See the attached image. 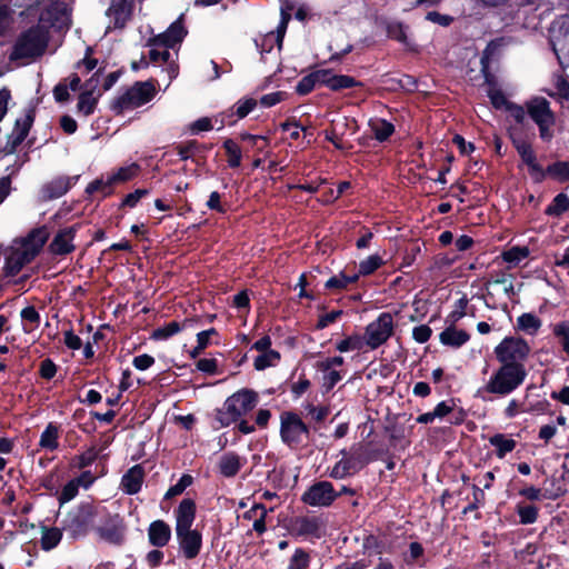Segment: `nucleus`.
<instances>
[{
  "mask_svg": "<svg viewBox=\"0 0 569 569\" xmlns=\"http://www.w3.org/2000/svg\"><path fill=\"white\" fill-rule=\"evenodd\" d=\"M70 17L64 6L54 3L41 12L39 23L22 33L16 42L13 56L16 58H33L41 56L48 44V30L50 27L58 30L68 28Z\"/></svg>",
  "mask_w": 569,
  "mask_h": 569,
  "instance_id": "nucleus-1",
  "label": "nucleus"
},
{
  "mask_svg": "<svg viewBox=\"0 0 569 569\" xmlns=\"http://www.w3.org/2000/svg\"><path fill=\"white\" fill-rule=\"evenodd\" d=\"M49 238L46 227L33 229L26 238L14 240L8 248L4 261L7 276H16L40 252Z\"/></svg>",
  "mask_w": 569,
  "mask_h": 569,
  "instance_id": "nucleus-2",
  "label": "nucleus"
},
{
  "mask_svg": "<svg viewBox=\"0 0 569 569\" xmlns=\"http://www.w3.org/2000/svg\"><path fill=\"white\" fill-rule=\"evenodd\" d=\"M187 31L181 22V19L172 22L170 27L161 34L151 38L148 41L149 49V61L153 63H168L167 72L169 80L176 78L178 70L177 67L170 62L172 57L170 49H173L178 43L182 41Z\"/></svg>",
  "mask_w": 569,
  "mask_h": 569,
  "instance_id": "nucleus-3",
  "label": "nucleus"
},
{
  "mask_svg": "<svg viewBox=\"0 0 569 569\" xmlns=\"http://www.w3.org/2000/svg\"><path fill=\"white\" fill-rule=\"evenodd\" d=\"M527 370L525 366L501 365L491 373L478 393L487 392L506 397L517 390L525 381Z\"/></svg>",
  "mask_w": 569,
  "mask_h": 569,
  "instance_id": "nucleus-4",
  "label": "nucleus"
},
{
  "mask_svg": "<svg viewBox=\"0 0 569 569\" xmlns=\"http://www.w3.org/2000/svg\"><path fill=\"white\" fill-rule=\"evenodd\" d=\"M259 401L258 393L248 388L238 390L229 396L222 408L217 413V419L222 427H228L250 412Z\"/></svg>",
  "mask_w": 569,
  "mask_h": 569,
  "instance_id": "nucleus-5",
  "label": "nucleus"
},
{
  "mask_svg": "<svg viewBox=\"0 0 569 569\" xmlns=\"http://www.w3.org/2000/svg\"><path fill=\"white\" fill-rule=\"evenodd\" d=\"M156 94L157 88L152 81H138L119 92L111 108L116 113L121 114L147 104Z\"/></svg>",
  "mask_w": 569,
  "mask_h": 569,
  "instance_id": "nucleus-6",
  "label": "nucleus"
},
{
  "mask_svg": "<svg viewBox=\"0 0 569 569\" xmlns=\"http://www.w3.org/2000/svg\"><path fill=\"white\" fill-rule=\"evenodd\" d=\"M526 110L538 127L540 139L551 141L555 137L556 114L550 108V102L542 97H533L526 102Z\"/></svg>",
  "mask_w": 569,
  "mask_h": 569,
  "instance_id": "nucleus-7",
  "label": "nucleus"
},
{
  "mask_svg": "<svg viewBox=\"0 0 569 569\" xmlns=\"http://www.w3.org/2000/svg\"><path fill=\"white\" fill-rule=\"evenodd\" d=\"M493 352L501 365L525 366L523 362L530 353V347L520 337H506L495 347Z\"/></svg>",
  "mask_w": 569,
  "mask_h": 569,
  "instance_id": "nucleus-8",
  "label": "nucleus"
},
{
  "mask_svg": "<svg viewBox=\"0 0 569 569\" xmlns=\"http://www.w3.org/2000/svg\"><path fill=\"white\" fill-rule=\"evenodd\" d=\"M395 326L393 315L381 312L373 321L366 326L363 336L367 348L376 350L385 345L393 336Z\"/></svg>",
  "mask_w": 569,
  "mask_h": 569,
  "instance_id": "nucleus-9",
  "label": "nucleus"
},
{
  "mask_svg": "<svg viewBox=\"0 0 569 569\" xmlns=\"http://www.w3.org/2000/svg\"><path fill=\"white\" fill-rule=\"evenodd\" d=\"M549 40L559 63L569 64V16L558 17L550 26Z\"/></svg>",
  "mask_w": 569,
  "mask_h": 569,
  "instance_id": "nucleus-10",
  "label": "nucleus"
},
{
  "mask_svg": "<svg viewBox=\"0 0 569 569\" xmlns=\"http://www.w3.org/2000/svg\"><path fill=\"white\" fill-rule=\"evenodd\" d=\"M308 428L301 418L293 412H283L280 417V436L289 447H297L308 438Z\"/></svg>",
  "mask_w": 569,
  "mask_h": 569,
  "instance_id": "nucleus-11",
  "label": "nucleus"
},
{
  "mask_svg": "<svg viewBox=\"0 0 569 569\" xmlns=\"http://www.w3.org/2000/svg\"><path fill=\"white\" fill-rule=\"evenodd\" d=\"M339 496L331 482L318 481L303 492L301 500L311 507H329Z\"/></svg>",
  "mask_w": 569,
  "mask_h": 569,
  "instance_id": "nucleus-12",
  "label": "nucleus"
},
{
  "mask_svg": "<svg viewBox=\"0 0 569 569\" xmlns=\"http://www.w3.org/2000/svg\"><path fill=\"white\" fill-rule=\"evenodd\" d=\"M289 19H290V16L286 14L282 11L281 21L277 28V31L268 32V33L260 36L259 38L256 39V46L260 50V53L262 57L264 53H271L276 46L278 47V49L281 48L282 39L284 36Z\"/></svg>",
  "mask_w": 569,
  "mask_h": 569,
  "instance_id": "nucleus-13",
  "label": "nucleus"
},
{
  "mask_svg": "<svg viewBox=\"0 0 569 569\" xmlns=\"http://www.w3.org/2000/svg\"><path fill=\"white\" fill-rule=\"evenodd\" d=\"M179 548L186 559H194L202 547V536L198 530L176 531Z\"/></svg>",
  "mask_w": 569,
  "mask_h": 569,
  "instance_id": "nucleus-14",
  "label": "nucleus"
},
{
  "mask_svg": "<svg viewBox=\"0 0 569 569\" xmlns=\"http://www.w3.org/2000/svg\"><path fill=\"white\" fill-rule=\"evenodd\" d=\"M133 3L134 0H112L111 6L107 11V16L112 26L109 24L107 29H122L131 18Z\"/></svg>",
  "mask_w": 569,
  "mask_h": 569,
  "instance_id": "nucleus-15",
  "label": "nucleus"
},
{
  "mask_svg": "<svg viewBox=\"0 0 569 569\" xmlns=\"http://www.w3.org/2000/svg\"><path fill=\"white\" fill-rule=\"evenodd\" d=\"M256 106L257 101L252 98L240 99L231 108L218 116L221 127L234 124L239 119L247 117Z\"/></svg>",
  "mask_w": 569,
  "mask_h": 569,
  "instance_id": "nucleus-16",
  "label": "nucleus"
},
{
  "mask_svg": "<svg viewBox=\"0 0 569 569\" xmlns=\"http://www.w3.org/2000/svg\"><path fill=\"white\" fill-rule=\"evenodd\" d=\"M77 228L68 227L58 231L52 241L49 244V250L53 254L64 256L74 250V236Z\"/></svg>",
  "mask_w": 569,
  "mask_h": 569,
  "instance_id": "nucleus-17",
  "label": "nucleus"
},
{
  "mask_svg": "<svg viewBox=\"0 0 569 569\" xmlns=\"http://www.w3.org/2000/svg\"><path fill=\"white\" fill-rule=\"evenodd\" d=\"M176 531L192 529L196 519V503L192 499H183L174 510Z\"/></svg>",
  "mask_w": 569,
  "mask_h": 569,
  "instance_id": "nucleus-18",
  "label": "nucleus"
},
{
  "mask_svg": "<svg viewBox=\"0 0 569 569\" xmlns=\"http://www.w3.org/2000/svg\"><path fill=\"white\" fill-rule=\"evenodd\" d=\"M512 141L522 161L529 167L530 173L536 177L537 180H541L545 177V173L540 164L537 162L536 154L531 146L522 139L513 138Z\"/></svg>",
  "mask_w": 569,
  "mask_h": 569,
  "instance_id": "nucleus-19",
  "label": "nucleus"
},
{
  "mask_svg": "<svg viewBox=\"0 0 569 569\" xmlns=\"http://www.w3.org/2000/svg\"><path fill=\"white\" fill-rule=\"evenodd\" d=\"M149 542L157 548L164 547L171 539V528L163 520H156L148 528Z\"/></svg>",
  "mask_w": 569,
  "mask_h": 569,
  "instance_id": "nucleus-20",
  "label": "nucleus"
},
{
  "mask_svg": "<svg viewBox=\"0 0 569 569\" xmlns=\"http://www.w3.org/2000/svg\"><path fill=\"white\" fill-rule=\"evenodd\" d=\"M144 478V471L141 466L131 467L121 479V489L127 495H134L140 491Z\"/></svg>",
  "mask_w": 569,
  "mask_h": 569,
  "instance_id": "nucleus-21",
  "label": "nucleus"
},
{
  "mask_svg": "<svg viewBox=\"0 0 569 569\" xmlns=\"http://www.w3.org/2000/svg\"><path fill=\"white\" fill-rule=\"evenodd\" d=\"M341 453L343 455V458L336 462L329 471V476L333 479H343L356 473L362 468V463L360 461L355 458L346 457V450H342Z\"/></svg>",
  "mask_w": 569,
  "mask_h": 569,
  "instance_id": "nucleus-22",
  "label": "nucleus"
},
{
  "mask_svg": "<svg viewBox=\"0 0 569 569\" xmlns=\"http://www.w3.org/2000/svg\"><path fill=\"white\" fill-rule=\"evenodd\" d=\"M72 186V179L68 177H58L42 187V198L46 200L62 197Z\"/></svg>",
  "mask_w": 569,
  "mask_h": 569,
  "instance_id": "nucleus-23",
  "label": "nucleus"
},
{
  "mask_svg": "<svg viewBox=\"0 0 569 569\" xmlns=\"http://www.w3.org/2000/svg\"><path fill=\"white\" fill-rule=\"evenodd\" d=\"M320 77H322V86L335 91L357 86L355 78L345 74H335L330 70L326 69H321Z\"/></svg>",
  "mask_w": 569,
  "mask_h": 569,
  "instance_id": "nucleus-24",
  "label": "nucleus"
},
{
  "mask_svg": "<svg viewBox=\"0 0 569 569\" xmlns=\"http://www.w3.org/2000/svg\"><path fill=\"white\" fill-rule=\"evenodd\" d=\"M295 528L306 537L320 538L322 535V522L318 517H301L296 520Z\"/></svg>",
  "mask_w": 569,
  "mask_h": 569,
  "instance_id": "nucleus-25",
  "label": "nucleus"
},
{
  "mask_svg": "<svg viewBox=\"0 0 569 569\" xmlns=\"http://www.w3.org/2000/svg\"><path fill=\"white\" fill-rule=\"evenodd\" d=\"M60 427L49 422L40 435L39 448L44 451H54L59 448Z\"/></svg>",
  "mask_w": 569,
  "mask_h": 569,
  "instance_id": "nucleus-26",
  "label": "nucleus"
},
{
  "mask_svg": "<svg viewBox=\"0 0 569 569\" xmlns=\"http://www.w3.org/2000/svg\"><path fill=\"white\" fill-rule=\"evenodd\" d=\"M439 339L445 346L459 348L470 339V336L467 331L450 326L440 333Z\"/></svg>",
  "mask_w": 569,
  "mask_h": 569,
  "instance_id": "nucleus-27",
  "label": "nucleus"
},
{
  "mask_svg": "<svg viewBox=\"0 0 569 569\" xmlns=\"http://www.w3.org/2000/svg\"><path fill=\"white\" fill-rule=\"evenodd\" d=\"M243 465L244 459L234 452H227L220 458L219 470L222 476L229 478L236 476Z\"/></svg>",
  "mask_w": 569,
  "mask_h": 569,
  "instance_id": "nucleus-28",
  "label": "nucleus"
},
{
  "mask_svg": "<svg viewBox=\"0 0 569 569\" xmlns=\"http://www.w3.org/2000/svg\"><path fill=\"white\" fill-rule=\"evenodd\" d=\"M87 525V516L83 512L78 511L68 515L67 519L64 520L63 528L73 537H77L86 532Z\"/></svg>",
  "mask_w": 569,
  "mask_h": 569,
  "instance_id": "nucleus-29",
  "label": "nucleus"
},
{
  "mask_svg": "<svg viewBox=\"0 0 569 569\" xmlns=\"http://www.w3.org/2000/svg\"><path fill=\"white\" fill-rule=\"evenodd\" d=\"M32 122L33 116L31 111L17 119L14 129L11 134L13 146L21 143L27 138Z\"/></svg>",
  "mask_w": 569,
  "mask_h": 569,
  "instance_id": "nucleus-30",
  "label": "nucleus"
},
{
  "mask_svg": "<svg viewBox=\"0 0 569 569\" xmlns=\"http://www.w3.org/2000/svg\"><path fill=\"white\" fill-rule=\"evenodd\" d=\"M541 320L531 312H525L517 319L516 328L529 336H535L541 328Z\"/></svg>",
  "mask_w": 569,
  "mask_h": 569,
  "instance_id": "nucleus-31",
  "label": "nucleus"
},
{
  "mask_svg": "<svg viewBox=\"0 0 569 569\" xmlns=\"http://www.w3.org/2000/svg\"><path fill=\"white\" fill-rule=\"evenodd\" d=\"M489 443L496 448V455L499 459L505 458L506 455L511 452L517 445L513 439L508 438L502 433H496L490 437Z\"/></svg>",
  "mask_w": 569,
  "mask_h": 569,
  "instance_id": "nucleus-32",
  "label": "nucleus"
},
{
  "mask_svg": "<svg viewBox=\"0 0 569 569\" xmlns=\"http://www.w3.org/2000/svg\"><path fill=\"white\" fill-rule=\"evenodd\" d=\"M365 347H367L366 339L360 333L350 335L336 345V349L340 352L360 351Z\"/></svg>",
  "mask_w": 569,
  "mask_h": 569,
  "instance_id": "nucleus-33",
  "label": "nucleus"
},
{
  "mask_svg": "<svg viewBox=\"0 0 569 569\" xmlns=\"http://www.w3.org/2000/svg\"><path fill=\"white\" fill-rule=\"evenodd\" d=\"M530 254L528 247H512L501 253L502 260L508 264V268L517 267L521 261L527 259Z\"/></svg>",
  "mask_w": 569,
  "mask_h": 569,
  "instance_id": "nucleus-34",
  "label": "nucleus"
},
{
  "mask_svg": "<svg viewBox=\"0 0 569 569\" xmlns=\"http://www.w3.org/2000/svg\"><path fill=\"white\" fill-rule=\"evenodd\" d=\"M369 127L375 138L379 141L387 140L395 131L393 124L381 118L371 119Z\"/></svg>",
  "mask_w": 569,
  "mask_h": 569,
  "instance_id": "nucleus-35",
  "label": "nucleus"
},
{
  "mask_svg": "<svg viewBox=\"0 0 569 569\" xmlns=\"http://www.w3.org/2000/svg\"><path fill=\"white\" fill-rule=\"evenodd\" d=\"M139 171L140 166L136 162H132L128 166L120 167L113 172H110L109 176L112 181V184H118L133 179Z\"/></svg>",
  "mask_w": 569,
  "mask_h": 569,
  "instance_id": "nucleus-36",
  "label": "nucleus"
},
{
  "mask_svg": "<svg viewBox=\"0 0 569 569\" xmlns=\"http://www.w3.org/2000/svg\"><path fill=\"white\" fill-rule=\"evenodd\" d=\"M358 279L359 274H346L345 272H339L328 279L325 287L328 290L339 291L346 289L349 284L355 283Z\"/></svg>",
  "mask_w": 569,
  "mask_h": 569,
  "instance_id": "nucleus-37",
  "label": "nucleus"
},
{
  "mask_svg": "<svg viewBox=\"0 0 569 569\" xmlns=\"http://www.w3.org/2000/svg\"><path fill=\"white\" fill-rule=\"evenodd\" d=\"M280 361V353L277 350L260 352L254 358L253 367L258 371H262L270 367H276Z\"/></svg>",
  "mask_w": 569,
  "mask_h": 569,
  "instance_id": "nucleus-38",
  "label": "nucleus"
},
{
  "mask_svg": "<svg viewBox=\"0 0 569 569\" xmlns=\"http://www.w3.org/2000/svg\"><path fill=\"white\" fill-rule=\"evenodd\" d=\"M321 69L303 77L296 86V91L299 94H308L313 90L316 84H322Z\"/></svg>",
  "mask_w": 569,
  "mask_h": 569,
  "instance_id": "nucleus-39",
  "label": "nucleus"
},
{
  "mask_svg": "<svg viewBox=\"0 0 569 569\" xmlns=\"http://www.w3.org/2000/svg\"><path fill=\"white\" fill-rule=\"evenodd\" d=\"M62 532L58 528H47L42 529L41 535V548L46 551H49L56 548L61 541Z\"/></svg>",
  "mask_w": 569,
  "mask_h": 569,
  "instance_id": "nucleus-40",
  "label": "nucleus"
},
{
  "mask_svg": "<svg viewBox=\"0 0 569 569\" xmlns=\"http://www.w3.org/2000/svg\"><path fill=\"white\" fill-rule=\"evenodd\" d=\"M112 181L110 179L109 173L106 176H101L99 179L93 180L87 186L86 192L89 194H93L96 192H101L102 197H107L111 193Z\"/></svg>",
  "mask_w": 569,
  "mask_h": 569,
  "instance_id": "nucleus-41",
  "label": "nucleus"
},
{
  "mask_svg": "<svg viewBox=\"0 0 569 569\" xmlns=\"http://www.w3.org/2000/svg\"><path fill=\"white\" fill-rule=\"evenodd\" d=\"M187 321L180 323L178 321H171L158 329H156L152 333V337L157 340H166L187 327Z\"/></svg>",
  "mask_w": 569,
  "mask_h": 569,
  "instance_id": "nucleus-42",
  "label": "nucleus"
},
{
  "mask_svg": "<svg viewBox=\"0 0 569 569\" xmlns=\"http://www.w3.org/2000/svg\"><path fill=\"white\" fill-rule=\"evenodd\" d=\"M82 479L83 477L72 479L63 486L61 492L58 496V501L60 505L67 503L77 497L79 487L82 483Z\"/></svg>",
  "mask_w": 569,
  "mask_h": 569,
  "instance_id": "nucleus-43",
  "label": "nucleus"
},
{
  "mask_svg": "<svg viewBox=\"0 0 569 569\" xmlns=\"http://www.w3.org/2000/svg\"><path fill=\"white\" fill-rule=\"evenodd\" d=\"M552 333L558 339L562 350L569 355V321L563 320L552 325Z\"/></svg>",
  "mask_w": 569,
  "mask_h": 569,
  "instance_id": "nucleus-44",
  "label": "nucleus"
},
{
  "mask_svg": "<svg viewBox=\"0 0 569 569\" xmlns=\"http://www.w3.org/2000/svg\"><path fill=\"white\" fill-rule=\"evenodd\" d=\"M383 261L379 254H371L366 259L361 260L359 263V269L356 274L360 276H369L378 270L382 266Z\"/></svg>",
  "mask_w": 569,
  "mask_h": 569,
  "instance_id": "nucleus-45",
  "label": "nucleus"
},
{
  "mask_svg": "<svg viewBox=\"0 0 569 569\" xmlns=\"http://www.w3.org/2000/svg\"><path fill=\"white\" fill-rule=\"evenodd\" d=\"M223 148L228 156L229 167L238 168L241 163V157H242L240 147L232 139H227L223 142Z\"/></svg>",
  "mask_w": 569,
  "mask_h": 569,
  "instance_id": "nucleus-46",
  "label": "nucleus"
},
{
  "mask_svg": "<svg viewBox=\"0 0 569 569\" xmlns=\"http://www.w3.org/2000/svg\"><path fill=\"white\" fill-rule=\"evenodd\" d=\"M96 106H97V98L93 97L91 91L82 92L79 96V100H78V104H77L79 113H82L86 117L90 116L91 113H93Z\"/></svg>",
  "mask_w": 569,
  "mask_h": 569,
  "instance_id": "nucleus-47",
  "label": "nucleus"
},
{
  "mask_svg": "<svg viewBox=\"0 0 569 569\" xmlns=\"http://www.w3.org/2000/svg\"><path fill=\"white\" fill-rule=\"evenodd\" d=\"M21 319L24 322L26 331L33 330L40 323V315L32 306H28L21 310Z\"/></svg>",
  "mask_w": 569,
  "mask_h": 569,
  "instance_id": "nucleus-48",
  "label": "nucleus"
},
{
  "mask_svg": "<svg viewBox=\"0 0 569 569\" xmlns=\"http://www.w3.org/2000/svg\"><path fill=\"white\" fill-rule=\"evenodd\" d=\"M547 173L558 181H567L569 180V162H555L547 168Z\"/></svg>",
  "mask_w": 569,
  "mask_h": 569,
  "instance_id": "nucleus-49",
  "label": "nucleus"
},
{
  "mask_svg": "<svg viewBox=\"0 0 569 569\" xmlns=\"http://www.w3.org/2000/svg\"><path fill=\"white\" fill-rule=\"evenodd\" d=\"M567 210H569V198L565 193H559L555 197L551 204L547 207L546 213L549 216H559Z\"/></svg>",
  "mask_w": 569,
  "mask_h": 569,
  "instance_id": "nucleus-50",
  "label": "nucleus"
},
{
  "mask_svg": "<svg viewBox=\"0 0 569 569\" xmlns=\"http://www.w3.org/2000/svg\"><path fill=\"white\" fill-rule=\"evenodd\" d=\"M487 94L490 99L491 104L496 109H505L510 104V101L506 98L503 92L498 89L495 84H489Z\"/></svg>",
  "mask_w": 569,
  "mask_h": 569,
  "instance_id": "nucleus-51",
  "label": "nucleus"
},
{
  "mask_svg": "<svg viewBox=\"0 0 569 569\" xmlns=\"http://www.w3.org/2000/svg\"><path fill=\"white\" fill-rule=\"evenodd\" d=\"M310 563V557L303 549H296L288 569H308Z\"/></svg>",
  "mask_w": 569,
  "mask_h": 569,
  "instance_id": "nucleus-52",
  "label": "nucleus"
},
{
  "mask_svg": "<svg viewBox=\"0 0 569 569\" xmlns=\"http://www.w3.org/2000/svg\"><path fill=\"white\" fill-rule=\"evenodd\" d=\"M192 483V477L189 475H183L179 481L171 486L164 495L166 499H170L178 495H181L190 485Z\"/></svg>",
  "mask_w": 569,
  "mask_h": 569,
  "instance_id": "nucleus-53",
  "label": "nucleus"
},
{
  "mask_svg": "<svg viewBox=\"0 0 569 569\" xmlns=\"http://www.w3.org/2000/svg\"><path fill=\"white\" fill-rule=\"evenodd\" d=\"M517 511L523 525H530L537 520L538 509L535 506H519Z\"/></svg>",
  "mask_w": 569,
  "mask_h": 569,
  "instance_id": "nucleus-54",
  "label": "nucleus"
},
{
  "mask_svg": "<svg viewBox=\"0 0 569 569\" xmlns=\"http://www.w3.org/2000/svg\"><path fill=\"white\" fill-rule=\"evenodd\" d=\"M468 307V299L463 296L455 303V309L448 316V319L455 323L466 316Z\"/></svg>",
  "mask_w": 569,
  "mask_h": 569,
  "instance_id": "nucleus-55",
  "label": "nucleus"
},
{
  "mask_svg": "<svg viewBox=\"0 0 569 569\" xmlns=\"http://www.w3.org/2000/svg\"><path fill=\"white\" fill-rule=\"evenodd\" d=\"M388 34L390 38L406 43L407 42V28L401 23H392L388 27Z\"/></svg>",
  "mask_w": 569,
  "mask_h": 569,
  "instance_id": "nucleus-56",
  "label": "nucleus"
},
{
  "mask_svg": "<svg viewBox=\"0 0 569 569\" xmlns=\"http://www.w3.org/2000/svg\"><path fill=\"white\" fill-rule=\"evenodd\" d=\"M322 371L325 372L323 378H322L323 387L327 390L332 389L342 379V376L340 375V372L335 369L322 370Z\"/></svg>",
  "mask_w": 569,
  "mask_h": 569,
  "instance_id": "nucleus-57",
  "label": "nucleus"
},
{
  "mask_svg": "<svg viewBox=\"0 0 569 569\" xmlns=\"http://www.w3.org/2000/svg\"><path fill=\"white\" fill-rule=\"evenodd\" d=\"M218 363L214 358H202L197 362V369L208 375L217 373Z\"/></svg>",
  "mask_w": 569,
  "mask_h": 569,
  "instance_id": "nucleus-58",
  "label": "nucleus"
},
{
  "mask_svg": "<svg viewBox=\"0 0 569 569\" xmlns=\"http://www.w3.org/2000/svg\"><path fill=\"white\" fill-rule=\"evenodd\" d=\"M286 93L281 91L271 92L268 94H264L260 99V104L264 108H270L279 102H281L284 99Z\"/></svg>",
  "mask_w": 569,
  "mask_h": 569,
  "instance_id": "nucleus-59",
  "label": "nucleus"
},
{
  "mask_svg": "<svg viewBox=\"0 0 569 569\" xmlns=\"http://www.w3.org/2000/svg\"><path fill=\"white\" fill-rule=\"evenodd\" d=\"M212 128L213 126L211 119L203 117L192 122L189 127V130L191 133L197 134L202 131H210Z\"/></svg>",
  "mask_w": 569,
  "mask_h": 569,
  "instance_id": "nucleus-60",
  "label": "nucleus"
},
{
  "mask_svg": "<svg viewBox=\"0 0 569 569\" xmlns=\"http://www.w3.org/2000/svg\"><path fill=\"white\" fill-rule=\"evenodd\" d=\"M431 332L430 327L427 325L417 326L412 330V338L418 343H425L430 339Z\"/></svg>",
  "mask_w": 569,
  "mask_h": 569,
  "instance_id": "nucleus-61",
  "label": "nucleus"
},
{
  "mask_svg": "<svg viewBox=\"0 0 569 569\" xmlns=\"http://www.w3.org/2000/svg\"><path fill=\"white\" fill-rule=\"evenodd\" d=\"M148 194V190L146 189H137L133 192L126 196L122 201V206L133 208L144 196Z\"/></svg>",
  "mask_w": 569,
  "mask_h": 569,
  "instance_id": "nucleus-62",
  "label": "nucleus"
},
{
  "mask_svg": "<svg viewBox=\"0 0 569 569\" xmlns=\"http://www.w3.org/2000/svg\"><path fill=\"white\" fill-rule=\"evenodd\" d=\"M132 363L136 369L143 371V370L149 369L154 363V358L147 353H143V355L136 356L133 358Z\"/></svg>",
  "mask_w": 569,
  "mask_h": 569,
  "instance_id": "nucleus-63",
  "label": "nucleus"
},
{
  "mask_svg": "<svg viewBox=\"0 0 569 569\" xmlns=\"http://www.w3.org/2000/svg\"><path fill=\"white\" fill-rule=\"evenodd\" d=\"M555 87L557 89V94L560 98L569 100V83L562 76H557L555 78Z\"/></svg>",
  "mask_w": 569,
  "mask_h": 569,
  "instance_id": "nucleus-64",
  "label": "nucleus"
}]
</instances>
